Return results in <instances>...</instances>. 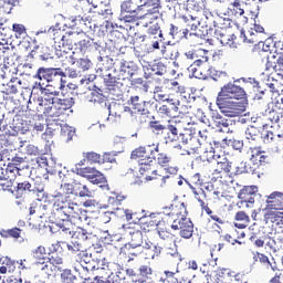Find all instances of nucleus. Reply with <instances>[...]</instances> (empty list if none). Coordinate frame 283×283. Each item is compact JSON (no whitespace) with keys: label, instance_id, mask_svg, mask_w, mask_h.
Returning <instances> with one entry per match:
<instances>
[{"label":"nucleus","instance_id":"1","mask_svg":"<svg viewBox=\"0 0 283 283\" xmlns=\"http://www.w3.org/2000/svg\"><path fill=\"white\" fill-rule=\"evenodd\" d=\"M247 93L244 88L235 85L234 83H228L218 94L217 107L228 118H238L242 116L244 112V104L240 99L244 98Z\"/></svg>","mask_w":283,"mask_h":283},{"label":"nucleus","instance_id":"2","mask_svg":"<svg viewBox=\"0 0 283 283\" xmlns=\"http://www.w3.org/2000/svg\"><path fill=\"white\" fill-rule=\"evenodd\" d=\"M56 96H61V91L44 88L41 82H36L29 98L28 108L30 109L33 105L40 114L50 113L52 105L59 103V97Z\"/></svg>","mask_w":283,"mask_h":283},{"label":"nucleus","instance_id":"3","mask_svg":"<svg viewBox=\"0 0 283 283\" xmlns=\"http://www.w3.org/2000/svg\"><path fill=\"white\" fill-rule=\"evenodd\" d=\"M156 154H158V146L151 149V146L138 147L132 151V160H137L139 163V174L145 176L146 180H154L150 174L156 175Z\"/></svg>","mask_w":283,"mask_h":283},{"label":"nucleus","instance_id":"4","mask_svg":"<svg viewBox=\"0 0 283 283\" xmlns=\"http://www.w3.org/2000/svg\"><path fill=\"white\" fill-rule=\"evenodd\" d=\"M63 193L55 192L53 198L62 200V202H72L74 198H93L94 191L87 187L83 181L74 179L71 184L61 185Z\"/></svg>","mask_w":283,"mask_h":283},{"label":"nucleus","instance_id":"5","mask_svg":"<svg viewBox=\"0 0 283 283\" xmlns=\"http://www.w3.org/2000/svg\"><path fill=\"white\" fill-rule=\"evenodd\" d=\"M36 78H39L42 87L45 85L43 81L46 83H51L46 85V90H51V92H56L53 87H57L61 90L63 87V77L65 73L61 71V69H39L36 73Z\"/></svg>","mask_w":283,"mask_h":283},{"label":"nucleus","instance_id":"6","mask_svg":"<svg viewBox=\"0 0 283 283\" xmlns=\"http://www.w3.org/2000/svg\"><path fill=\"white\" fill-rule=\"evenodd\" d=\"M53 211L54 213H61L63 219L62 222H60L57 224V227H60V229H62V231L64 233H69L70 235H72V231H70V228H67V224H70V217L73 213H76V211H78V205L74 203V202H61V203H54L53 206Z\"/></svg>","mask_w":283,"mask_h":283},{"label":"nucleus","instance_id":"7","mask_svg":"<svg viewBox=\"0 0 283 283\" xmlns=\"http://www.w3.org/2000/svg\"><path fill=\"white\" fill-rule=\"evenodd\" d=\"M62 244L65 245L67 251H71V253H77L75 264L84 269V271H94L96 269V265H92V263L87 262V259H83V256L85 255V252L82 251L83 244H74L71 242H62Z\"/></svg>","mask_w":283,"mask_h":283},{"label":"nucleus","instance_id":"8","mask_svg":"<svg viewBox=\"0 0 283 283\" xmlns=\"http://www.w3.org/2000/svg\"><path fill=\"white\" fill-rule=\"evenodd\" d=\"M171 229L180 231L181 238H185L186 240H189V238H192L193 235V222L188 218L181 217L180 219H175Z\"/></svg>","mask_w":283,"mask_h":283},{"label":"nucleus","instance_id":"9","mask_svg":"<svg viewBox=\"0 0 283 283\" xmlns=\"http://www.w3.org/2000/svg\"><path fill=\"white\" fill-rule=\"evenodd\" d=\"M77 176L87 178L92 185H105L107 182L105 176H103V174L95 168H80L77 169Z\"/></svg>","mask_w":283,"mask_h":283},{"label":"nucleus","instance_id":"10","mask_svg":"<svg viewBox=\"0 0 283 283\" xmlns=\"http://www.w3.org/2000/svg\"><path fill=\"white\" fill-rule=\"evenodd\" d=\"M50 130L55 132V129H61V136H63L66 143H72L74 140V136H76V128L73 126H70L67 124H59V122H55L49 126Z\"/></svg>","mask_w":283,"mask_h":283},{"label":"nucleus","instance_id":"11","mask_svg":"<svg viewBox=\"0 0 283 283\" xmlns=\"http://www.w3.org/2000/svg\"><path fill=\"white\" fill-rule=\"evenodd\" d=\"M31 127L32 125L30 124V120L21 115H15L10 126L15 134H27V132H30Z\"/></svg>","mask_w":283,"mask_h":283},{"label":"nucleus","instance_id":"12","mask_svg":"<svg viewBox=\"0 0 283 283\" xmlns=\"http://www.w3.org/2000/svg\"><path fill=\"white\" fill-rule=\"evenodd\" d=\"M260 34H264V27L254 23L245 35L247 43H259V46H264V42L260 40Z\"/></svg>","mask_w":283,"mask_h":283},{"label":"nucleus","instance_id":"13","mask_svg":"<svg viewBox=\"0 0 283 283\" xmlns=\"http://www.w3.org/2000/svg\"><path fill=\"white\" fill-rule=\"evenodd\" d=\"M12 161L15 167L8 166V168L4 170L6 174H14V176H28V174H30V166L23 165L22 167H19L21 163H25V159H23L22 157H14Z\"/></svg>","mask_w":283,"mask_h":283},{"label":"nucleus","instance_id":"14","mask_svg":"<svg viewBox=\"0 0 283 283\" xmlns=\"http://www.w3.org/2000/svg\"><path fill=\"white\" fill-rule=\"evenodd\" d=\"M203 158L207 159L210 174L218 176V174H220V155H216V151L210 150L203 154Z\"/></svg>","mask_w":283,"mask_h":283},{"label":"nucleus","instance_id":"15","mask_svg":"<svg viewBox=\"0 0 283 283\" xmlns=\"http://www.w3.org/2000/svg\"><path fill=\"white\" fill-rule=\"evenodd\" d=\"M138 71V66L134 62H127L122 60L119 62V74L123 77V80H132L134 77V74Z\"/></svg>","mask_w":283,"mask_h":283},{"label":"nucleus","instance_id":"16","mask_svg":"<svg viewBox=\"0 0 283 283\" xmlns=\"http://www.w3.org/2000/svg\"><path fill=\"white\" fill-rule=\"evenodd\" d=\"M210 118L212 124H208L209 126L214 125V127H219V132L229 133V125H231V120L222 117V115L217 111H211Z\"/></svg>","mask_w":283,"mask_h":283},{"label":"nucleus","instance_id":"17","mask_svg":"<svg viewBox=\"0 0 283 283\" xmlns=\"http://www.w3.org/2000/svg\"><path fill=\"white\" fill-rule=\"evenodd\" d=\"M266 209L283 211V192L274 191L266 199Z\"/></svg>","mask_w":283,"mask_h":283},{"label":"nucleus","instance_id":"18","mask_svg":"<svg viewBox=\"0 0 283 283\" xmlns=\"http://www.w3.org/2000/svg\"><path fill=\"white\" fill-rule=\"evenodd\" d=\"M169 104L168 105H163L159 107L158 112L159 114H165V116H169L170 118H176L178 116V105H180V101H175L174 99H166Z\"/></svg>","mask_w":283,"mask_h":283},{"label":"nucleus","instance_id":"19","mask_svg":"<svg viewBox=\"0 0 283 283\" xmlns=\"http://www.w3.org/2000/svg\"><path fill=\"white\" fill-rule=\"evenodd\" d=\"M126 233L128 234V238H130L129 247H132V249H140V247H143V231L128 228Z\"/></svg>","mask_w":283,"mask_h":283},{"label":"nucleus","instance_id":"20","mask_svg":"<svg viewBox=\"0 0 283 283\" xmlns=\"http://www.w3.org/2000/svg\"><path fill=\"white\" fill-rule=\"evenodd\" d=\"M147 103L149 102H140V97L138 95L130 97V105L133 106V109L142 114V116H147V114H149V111L146 108Z\"/></svg>","mask_w":283,"mask_h":283},{"label":"nucleus","instance_id":"21","mask_svg":"<svg viewBox=\"0 0 283 283\" xmlns=\"http://www.w3.org/2000/svg\"><path fill=\"white\" fill-rule=\"evenodd\" d=\"M35 269L36 271H40L42 275H46V280L50 277V275L56 272V268L49 263L48 260L35 262Z\"/></svg>","mask_w":283,"mask_h":283},{"label":"nucleus","instance_id":"22","mask_svg":"<svg viewBox=\"0 0 283 283\" xmlns=\"http://www.w3.org/2000/svg\"><path fill=\"white\" fill-rule=\"evenodd\" d=\"M90 238H92V233L87 232L85 229H80L73 233L71 244H83L81 242H85L90 240Z\"/></svg>","mask_w":283,"mask_h":283},{"label":"nucleus","instance_id":"23","mask_svg":"<svg viewBox=\"0 0 283 283\" xmlns=\"http://www.w3.org/2000/svg\"><path fill=\"white\" fill-rule=\"evenodd\" d=\"M139 4L136 0H126L120 6V12H128L129 14H136L138 12Z\"/></svg>","mask_w":283,"mask_h":283},{"label":"nucleus","instance_id":"24","mask_svg":"<svg viewBox=\"0 0 283 283\" xmlns=\"http://www.w3.org/2000/svg\"><path fill=\"white\" fill-rule=\"evenodd\" d=\"M238 198L242 201V205H245V207H251L250 205H253L255 202V198L251 196V188H245L239 192Z\"/></svg>","mask_w":283,"mask_h":283},{"label":"nucleus","instance_id":"25","mask_svg":"<svg viewBox=\"0 0 283 283\" xmlns=\"http://www.w3.org/2000/svg\"><path fill=\"white\" fill-rule=\"evenodd\" d=\"M48 260L55 268V270L61 271L63 266V253L52 252Z\"/></svg>","mask_w":283,"mask_h":283},{"label":"nucleus","instance_id":"26","mask_svg":"<svg viewBox=\"0 0 283 283\" xmlns=\"http://www.w3.org/2000/svg\"><path fill=\"white\" fill-rule=\"evenodd\" d=\"M33 258L35 262H48V253H45V247H38L33 250Z\"/></svg>","mask_w":283,"mask_h":283},{"label":"nucleus","instance_id":"27","mask_svg":"<svg viewBox=\"0 0 283 283\" xmlns=\"http://www.w3.org/2000/svg\"><path fill=\"white\" fill-rule=\"evenodd\" d=\"M76 275L72 272V270H63L61 273V282L62 283H76L77 282Z\"/></svg>","mask_w":283,"mask_h":283},{"label":"nucleus","instance_id":"28","mask_svg":"<svg viewBox=\"0 0 283 283\" xmlns=\"http://www.w3.org/2000/svg\"><path fill=\"white\" fill-rule=\"evenodd\" d=\"M243 6L244 2H240V0H234L230 8V10H232V14H234V17H242L244 14Z\"/></svg>","mask_w":283,"mask_h":283},{"label":"nucleus","instance_id":"29","mask_svg":"<svg viewBox=\"0 0 283 283\" xmlns=\"http://www.w3.org/2000/svg\"><path fill=\"white\" fill-rule=\"evenodd\" d=\"M88 102L94 105H101L102 103H105V95L98 91L92 92L88 96Z\"/></svg>","mask_w":283,"mask_h":283},{"label":"nucleus","instance_id":"30","mask_svg":"<svg viewBox=\"0 0 283 283\" xmlns=\"http://www.w3.org/2000/svg\"><path fill=\"white\" fill-rule=\"evenodd\" d=\"M219 169H220V174H222V171H224L226 174L231 172L232 166L229 159H227V157H221L219 155Z\"/></svg>","mask_w":283,"mask_h":283},{"label":"nucleus","instance_id":"31","mask_svg":"<svg viewBox=\"0 0 283 283\" xmlns=\"http://www.w3.org/2000/svg\"><path fill=\"white\" fill-rule=\"evenodd\" d=\"M48 33L53 34L54 41H59V36H60L63 45L65 44V35H63V31H61V29H59V27H51L48 30Z\"/></svg>","mask_w":283,"mask_h":283},{"label":"nucleus","instance_id":"32","mask_svg":"<svg viewBox=\"0 0 283 283\" xmlns=\"http://www.w3.org/2000/svg\"><path fill=\"white\" fill-rule=\"evenodd\" d=\"M96 271H98L102 276H96L92 283H105L103 277H109V274L112 273L108 268H96Z\"/></svg>","mask_w":283,"mask_h":283},{"label":"nucleus","instance_id":"33","mask_svg":"<svg viewBox=\"0 0 283 283\" xmlns=\"http://www.w3.org/2000/svg\"><path fill=\"white\" fill-rule=\"evenodd\" d=\"M117 109L114 107L113 105V109H112V105L108 106V117L106 118L107 123H118V120H120V114H118L116 111Z\"/></svg>","mask_w":283,"mask_h":283},{"label":"nucleus","instance_id":"34","mask_svg":"<svg viewBox=\"0 0 283 283\" xmlns=\"http://www.w3.org/2000/svg\"><path fill=\"white\" fill-rule=\"evenodd\" d=\"M207 61H209V57H207V56H202L201 59L195 60V62L188 69L189 72H192V74L195 76H198V75H196V72H198V70L196 67H200V65H205V63H207Z\"/></svg>","mask_w":283,"mask_h":283},{"label":"nucleus","instance_id":"35","mask_svg":"<svg viewBox=\"0 0 283 283\" xmlns=\"http://www.w3.org/2000/svg\"><path fill=\"white\" fill-rule=\"evenodd\" d=\"M86 158L90 165H95L96 163L101 165L102 163H105V159L101 158V155L96 153L86 154Z\"/></svg>","mask_w":283,"mask_h":283},{"label":"nucleus","instance_id":"36","mask_svg":"<svg viewBox=\"0 0 283 283\" xmlns=\"http://www.w3.org/2000/svg\"><path fill=\"white\" fill-rule=\"evenodd\" d=\"M17 189V192L20 195L25 193V191H34V189H32V184L30 181L19 182Z\"/></svg>","mask_w":283,"mask_h":283},{"label":"nucleus","instance_id":"37","mask_svg":"<svg viewBox=\"0 0 283 283\" xmlns=\"http://www.w3.org/2000/svg\"><path fill=\"white\" fill-rule=\"evenodd\" d=\"M136 19V13H129L125 11H120L119 21H124L125 23H132Z\"/></svg>","mask_w":283,"mask_h":283},{"label":"nucleus","instance_id":"38","mask_svg":"<svg viewBox=\"0 0 283 283\" xmlns=\"http://www.w3.org/2000/svg\"><path fill=\"white\" fill-rule=\"evenodd\" d=\"M272 59L274 61L273 70L274 72H283V55H272Z\"/></svg>","mask_w":283,"mask_h":283},{"label":"nucleus","instance_id":"39","mask_svg":"<svg viewBox=\"0 0 283 283\" xmlns=\"http://www.w3.org/2000/svg\"><path fill=\"white\" fill-rule=\"evenodd\" d=\"M44 114L46 116H50L51 118H56V117L61 116L62 111H61V108H59V106H56V104H51V111L49 113L44 112Z\"/></svg>","mask_w":283,"mask_h":283},{"label":"nucleus","instance_id":"40","mask_svg":"<svg viewBox=\"0 0 283 283\" xmlns=\"http://www.w3.org/2000/svg\"><path fill=\"white\" fill-rule=\"evenodd\" d=\"M245 138H248V140H258V138H260V135H258V129L254 127L248 128L245 130Z\"/></svg>","mask_w":283,"mask_h":283},{"label":"nucleus","instance_id":"41","mask_svg":"<svg viewBox=\"0 0 283 283\" xmlns=\"http://www.w3.org/2000/svg\"><path fill=\"white\" fill-rule=\"evenodd\" d=\"M150 128L154 132V134H160L161 132H165L167 127L165 125L160 124L159 122H150Z\"/></svg>","mask_w":283,"mask_h":283},{"label":"nucleus","instance_id":"42","mask_svg":"<svg viewBox=\"0 0 283 283\" xmlns=\"http://www.w3.org/2000/svg\"><path fill=\"white\" fill-rule=\"evenodd\" d=\"M13 32H15L17 39L25 36V27L23 24H13Z\"/></svg>","mask_w":283,"mask_h":283},{"label":"nucleus","instance_id":"43","mask_svg":"<svg viewBox=\"0 0 283 283\" xmlns=\"http://www.w3.org/2000/svg\"><path fill=\"white\" fill-rule=\"evenodd\" d=\"M72 98L71 99H62L57 97V102L55 105H60L59 109H70V106L72 105Z\"/></svg>","mask_w":283,"mask_h":283},{"label":"nucleus","instance_id":"44","mask_svg":"<svg viewBox=\"0 0 283 283\" xmlns=\"http://www.w3.org/2000/svg\"><path fill=\"white\" fill-rule=\"evenodd\" d=\"M136 216L137 214L132 212V210L126 209L124 218H125L126 222H130V223L134 222V223H136V222H138V217H136Z\"/></svg>","mask_w":283,"mask_h":283},{"label":"nucleus","instance_id":"45","mask_svg":"<svg viewBox=\"0 0 283 283\" xmlns=\"http://www.w3.org/2000/svg\"><path fill=\"white\" fill-rule=\"evenodd\" d=\"M265 85L271 90V92H275V87H277V80L273 78V76L268 75V78L264 81Z\"/></svg>","mask_w":283,"mask_h":283},{"label":"nucleus","instance_id":"46","mask_svg":"<svg viewBox=\"0 0 283 283\" xmlns=\"http://www.w3.org/2000/svg\"><path fill=\"white\" fill-rule=\"evenodd\" d=\"M234 220H237L238 222H249V216H247V212L244 211H239L237 212Z\"/></svg>","mask_w":283,"mask_h":283},{"label":"nucleus","instance_id":"47","mask_svg":"<svg viewBox=\"0 0 283 283\" xmlns=\"http://www.w3.org/2000/svg\"><path fill=\"white\" fill-rule=\"evenodd\" d=\"M65 76H69L70 78H78L81 71H76L73 67L66 69V72L64 73Z\"/></svg>","mask_w":283,"mask_h":283},{"label":"nucleus","instance_id":"48","mask_svg":"<svg viewBox=\"0 0 283 283\" xmlns=\"http://www.w3.org/2000/svg\"><path fill=\"white\" fill-rule=\"evenodd\" d=\"M76 65H78L81 70L85 72V70H87L91 66V62L87 59H80L77 60Z\"/></svg>","mask_w":283,"mask_h":283},{"label":"nucleus","instance_id":"49","mask_svg":"<svg viewBox=\"0 0 283 283\" xmlns=\"http://www.w3.org/2000/svg\"><path fill=\"white\" fill-rule=\"evenodd\" d=\"M39 165L41 167H46V171L51 172L52 170H50V165L52 167V165H54V161L53 160H48L46 158H41L38 160Z\"/></svg>","mask_w":283,"mask_h":283},{"label":"nucleus","instance_id":"50","mask_svg":"<svg viewBox=\"0 0 283 283\" xmlns=\"http://www.w3.org/2000/svg\"><path fill=\"white\" fill-rule=\"evenodd\" d=\"M168 132H170V134H172V136H178V134H180V136H182V133H180V128L178 127V124L176 125H168L167 126Z\"/></svg>","mask_w":283,"mask_h":283},{"label":"nucleus","instance_id":"51","mask_svg":"<svg viewBox=\"0 0 283 283\" xmlns=\"http://www.w3.org/2000/svg\"><path fill=\"white\" fill-rule=\"evenodd\" d=\"M264 150H261L260 148H254L251 151V156H252V160H254V163H258V160H260V157L262 156V153Z\"/></svg>","mask_w":283,"mask_h":283},{"label":"nucleus","instance_id":"52","mask_svg":"<svg viewBox=\"0 0 283 283\" xmlns=\"http://www.w3.org/2000/svg\"><path fill=\"white\" fill-rule=\"evenodd\" d=\"M261 138H263V143H271L273 140V133L264 130L261 133Z\"/></svg>","mask_w":283,"mask_h":283},{"label":"nucleus","instance_id":"53","mask_svg":"<svg viewBox=\"0 0 283 283\" xmlns=\"http://www.w3.org/2000/svg\"><path fill=\"white\" fill-rule=\"evenodd\" d=\"M157 163L158 165H161V167H165V165L169 163V157H167V155L165 154H159L157 158Z\"/></svg>","mask_w":283,"mask_h":283},{"label":"nucleus","instance_id":"54","mask_svg":"<svg viewBox=\"0 0 283 283\" xmlns=\"http://www.w3.org/2000/svg\"><path fill=\"white\" fill-rule=\"evenodd\" d=\"M115 109H120L125 113V114H129L130 116H134V111H132V107L129 106H120V105H114Z\"/></svg>","mask_w":283,"mask_h":283},{"label":"nucleus","instance_id":"55","mask_svg":"<svg viewBox=\"0 0 283 283\" xmlns=\"http://www.w3.org/2000/svg\"><path fill=\"white\" fill-rule=\"evenodd\" d=\"M7 86L9 87V94H17L19 92V86H17L12 80L7 84Z\"/></svg>","mask_w":283,"mask_h":283},{"label":"nucleus","instance_id":"56","mask_svg":"<svg viewBox=\"0 0 283 283\" xmlns=\"http://www.w3.org/2000/svg\"><path fill=\"white\" fill-rule=\"evenodd\" d=\"M256 258V260H259V262H261V264H271V261H269V256L262 254V253H258L256 256H254V259Z\"/></svg>","mask_w":283,"mask_h":283},{"label":"nucleus","instance_id":"57","mask_svg":"<svg viewBox=\"0 0 283 283\" xmlns=\"http://www.w3.org/2000/svg\"><path fill=\"white\" fill-rule=\"evenodd\" d=\"M249 169H247V163H241L240 166L237 167V176H240V174H247Z\"/></svg>","mask_w":283,"mask_h":283},{"label":"nucleus","instance_id":"58","mask_svg":"<svg viewBox=\"0 0 283 283\" xmlns=\"http://www.w3.org/2000/svg\"><path fill=\"white\" fill-rule=\"evenodd\" d=\"M3 6H9V10H12V8H17L19 6V0H2Z\"/></svg>","mask_w":283,"mask_h":283},{"label":"nucleus","instance_id":"59","mask_svg":"<svg viewBox=\"0 0 283 283\" xmlns=\"http://www.w3.org/2000/svg\"><path fill=\"white\" fill-rule=\"evenodd\" d=\"M199 136H200V138L192 137L190 140H197L198 145H205V140H207V135H205V133H202V132H199Z\"/></svg>","mask_w":283,"mask_h":283},{"label":"nucleus","instance_id":"60","mask_svg":"<svg viewBox=\"0 0 283 283\" xmlns=\"http://www.w3.org/2000/svg\"><path fill=\"white\" fill-rule=\"evenodd\" d=\"M78 48L81 52H84V50H87V48H90V40H81L78 42Z\"/></svg>","mask_w":283,"mask_h":283},{"label":"nucleus","instance_id":"61","mask_svg":"<svg viewBox=\"0 0 283 283\" xmlns=\"http://www.w3.org/2000/svg\"><path fill=\"white\" fill-rule=\"evenodd\" d=\"M127 209H123V208H116L113 213L117 217V218H125V213H126Z\"/></svg>","mask_w":283,"mask_h":283},{"label":"nucleus","instance_id":"62","mask_svg":"<svg viewBox=\"0 0 283 283\" xmlns=\"http://www.w3.org/2000/svg\"><path fill=\"white\" fill-rule=\"evenodd\" d=\"M269 160H271V157L266 155V151H263L261 157L258 159V163H260V165H264V163H269Z\"/></svg>","mask_w":283,"mask_h":283},{"label":"nucleus","instance_id":"63","mask_svg":"<svg viewBox=\"0 0 283 283\" xmlns=\"http://www.w3.org/2000/svg\"><path fill=\"white\" fill-rule=\"evenodd\" d=\"M9 235H11V238H20L21 229L13 228V229L9 230Z\"/></svg>","mask_w":283,"mask_h":283},{"label":"nucleus","instance_id":"64","mask_svg":"<svg viewBox=\"0 0 283 283\" xmlns=\"http://www.w3.org/2000/svg\"><path fill=\"white\" fill-rule=\"evenodd\" d=\"M139 271H140L142 275H151V268H149L147 265H142L139 268Z\"/></svg>","mask_w":283,"mask_h":283}]
</instances>
